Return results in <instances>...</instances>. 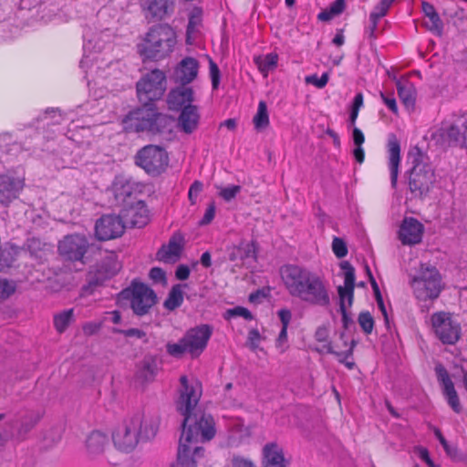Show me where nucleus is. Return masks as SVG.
<instances>
[{"label":"nucleus","instance_id":"nucleus-28","mask_svg":"<svg viewBox=\"0 0 467 467\" xmlns=\"http://www.w3.org/2000/svg\"><path fill=\"white\" fill-rule=\"evenodd\" d=\"M462 128L464 127L461 125L458 119L457 123L451 124L448 128L441 129V136L450 146L467 147V130L464 129V131H462Z\"/></svg>","mask_w":467,"mask_h":467},{"label":"nucleus","instance_id":"nucleus-61","mask_svg":"<svg viewBox=\"0 0 467 467\" xmlns=\"http://www.w3.org/2000/svg\"><path fill=\"white\" fill-rule=\"evenodd\" d=\"M215 210H216L215 203H214V202H212L208 205L203 217L201 219L200 224L201 225L209 224L213 220V218L215 216Z\"/></svg>","mask_w":467,"mask_h":467},{"label":"nucleus","instance_id":"nucleus-38","mask_svg":"<svg viewBox=\"0 0 467 467\" xmlns=\"http://www.w3.org/2000/svg\"><path fill=\"white\" fill-rule=\"evenodd\" d=\"M202 10L199 7H194L189 16L187 30H186V42L187 44H192L191 38L194 35L198 28L202 25Z\"/></svg>","mask_w":467,"mask_h":467},{"label":"nucleus","instance_id":"nucleus-40","mask_svg":"<svg viewBox=\"0 0 467 467\" xmlns=\"http://www.w3.org/2000/svg\"><path fill=\"white\" fill-rule=\"evenodd\" d=\"M134 191V183L130 180H118L114 183L115 197L119 201L125 202L130 197Z\"/></svg>","mask_w":467,"mask_h":467},{"label":"nucleus","instance_id":"nucleus-4","mask_svg":"<svg viewBox=\"0 0 467 467\" xmlns=\"http://www.w3.org/2000/svg\"><path fill=\"white\" fill-rule=\"evenodd\" d=\"M175 43V34L171 27L167 25H158L151 27L146 34L140 53L146 58L159 60L172 51Z\"/></svg>","mask_w":467,"mask_h":467},{"label":"nucleus","instance_id":"nucleus-55","mask_svg":"<svg viewBox=\"0 0 467 467\" xmlns=\"http://www.w3.org/2000/svg\"><path fill=\"white\" fill-rule=\"evenodd\" d=\"M209 69L213 88L217 89L220 83L221 72L217 64L212 59H210L209 62Z\"/></svg>","mask_w":467,"mask_h":467},{"label":"nucleus","instance_id":"nucleus-59","mask_svg":"<svg viewBox=\"0 0 467 467\" xmlns=\"http://www.w3.org/2000/svg\"><path fill=\"white\" fill-rule=\"evenodd\" d=\"M261 339L262 337L258 329L253 328L248 332L247 343L249 344L251 349H257Z\"/></svg>","mask_w":467,"mask_h":467},{"label":"nucleus","instance_id":"nucleus-34","mask_svg":"<svg viewBox=\"0 0 467 467\" xmlns=\"http://www.w3.org/2000/svg\"><path fill=\"white\" fill-rule=\"evenodd\" d=\"M152 122L153 125L149 132L153 134H164L172 131L174 119L169 115L159 112L158 109H156Z\"/></svg>","mask_w":467,"mask_h":467},{"label":"nucleus","instance_id":"nucleus-63","mask_svg":"<svg viewBox=\"0 0 467 467\" xmlns=\"http://www.w3.org/2000/svg\"><path fill=\"white\" fill-rule=\"evenodd\" d=\"M415 452L422 461H424L427 463L429 467H437L433 461L431 459L429 451L426 448L416 447Z\"/></svg>","mask_w":467,"mask_h":467},{"label":"nucleus","instance_id":"nucleus-39","mask_svg":"<svg viewBox=\"0 0 467 467\" xmlns=\"http://www.w3.org/2000/svg\"><path fill=\"white\" fill-rule=\"evenodd\" d=\"M74 321V309H67L54 316V327L58 333L66 331L67 327Z\"/></svg>","mask_w":467,"mask_h":467},{"label":"nucleus","instance_id":"nucleus-30","mask_svg":"<svg viewBox=\"0 0 467 467\" xmlns=\"http://www.w3.org/2000/svg\"><path fill=\"white\" fill-rule=\"evenodd\" d=\"M422 12L429 18L430 23H425L426 28L441 36L443 32V23L436 12L435 7L432 4L422 1L421 3Z\"/></svg>","mask_w":467,"mask_h":467},{"label":"nucleus","instance_id":"nucleus-47","mask_svg":"<svg viewBox=\"0 0 467 467\" xmlns=\"http://www.w3.org/2000/svg\"><path fill=\"white\" fill-rule=\"evenodd\" d=\"M358 321L365 334H371L374 327V318L368 311L359 313Z\"/></svg>","mask_w":467,"mask_h":467},{"label":"nucleus","instance_id":"nucleus-32","mask_svg":"<svg viewBox=\"0 0 467 467\" xmlns=\"http://www.w3.org/2000/svg\"><path fill=\"white\" fill-rule=\"evenodd\" d=\"M107 280L109 279L95 266L92 267L87 274L86 285H84L81 289L82 295H92L99 287L102 286Z\"/></svg>","mask_w":467,"mask_h":467},{"label":"nucleus","instance_id":"nucleus-9","mask_svg":"<svg viewBox=\"0 0 467 467\" xmlns=\"http://www.w3.org/2000/svg\"><path fill=\"white\" fill-rule=\"evenodd\" d=\"M121 295L130 299V307L136 316L142 317L157 303L155 292L143 283L132 282L130 287L124 289Z\"/></svg>","mask_w":467,"mask_h":467},{"label":"nucleus","instance_id":"nucleus-6","mask_svg":"<svg viewBox=\"0 0 467 467\" xmlns=\"http://www.w3.org/2000/svg\"><path fill=\"white\" fill-rule=\"evenodd\" d=\"M166 75L160 69H152L136 83L137 98L140 103H155L166 91Z\"/></svg>","mask_w":467,"mask_h":467},{"label":"nucleus","instance_id":"nucleus-15","mask_svg":"<svg viewBox=\"0 0 467 467\" xmlns=\"http://www.w3.org/2000/svg\"><path fill=\"white\" fill-rule=\"evenodd\" d=\"M177 460L171 467H197L196 461L203 456L204 449L199 440H179Z\"/></svg>","mask_w":467,"mask_h":467},{"label":"nucleus","instance_id":"nucleus-46","mask_svg":"<svg viewBox=\"0 0 467 467\" xmlns=\"http://www.w3.org/2000/svg\"><path fill=\"white\" fill-rule=\"evenodd\" d=\"M356 346V341L351 340L350 347L347 351H336L332 355L337 358V360L344 364L348 368L352 369L355 367V363L353 361H348V358L353 355V350Z\"/></svg>","mask_w":467,"mask_h":467},{"label":"nucleus","instance_id":"nucleus-33","mask_svg":"<svg viewBox=\"0 0 467 467\" xmlns=\"http://www.w3.org/2000/svg\"><path fill=\"white\" fill-rule=\"evenodd\" d=\"M398 95L408 109L413 108L416 99V88L414 85L408 80H398L396 82Z\"/></svg>","mask_w":467,"mask_h":467},{"label":"nucleus","instance_id":"nucleus-53","mask_svg":"<svg viewBox=\"0 0 467 467\" xmlns=\"http://www.w3.org/2000/svg\"><path fill=\"white\" fill-rule=\"evenodd\" d=\"M332 250L337 258H343L348 254L347 244L340 237H334L332 241Z\"/></svg>","mask_w":467,"mask_h":467},{"label":"nucleus","instance_id":"nucleus-45","mask_svg":"<svg viewBox=\"0 0 467 467\" xmlns=\"http://www.w3.org/2000/svg\"><path fill=\"white\" fill-rule=\"evenodd\" d=\"M237 251L241 260H245L251 257L256 258V244L254 241L250 243H241L240 245L237 246Z\"/></svg>","mask_w":467,"mask_h":467},{"label":"nucleus","instance_id":"nucleus-21","mask_svg":"<svg viewBox=\"0 0 467 467\" xmlns=\"http://www.w3.org/2000/svg\"><path fill=\"white\" fill-rule=\"evenodd\" d=\"M121 213L125 224L131 227H144L150 221V212L143 201H138Z\"/></svg>","mask_w":467,"mask_h":467},{"label":"nucleus","instance_id":"nucleus-44","mask_svg":"<svg viewBox=\"0 0 467 467\" xmlns=\"http://www.w3.org/2000/svg\"><path fill=\"white\" fill-rule=\"evenodd\" d=\"M85 447L89 457L100 455L105 450V442L102 440H86Z\"/></svg>","mask_w":467,"mask_h":467},{"label":"nucleus","instance_id":"nucleus-42","mask_svg":"<svg viewBox=\"0 0 467 467\" xmlns=\"http://www.w3.org/2000/svg\"><path fill=\"white\" fill-rule=\"evenodd\" d=\"M158 367L153 358H145L141 362L140 378L145 381H151L157 374Z\"/></svg>","mask_w":467,"mask_h":467},{"label":"nucleus","instance_id":"nucleus-52","mask_svg":"<svg viewBox=\"0 0 467 467\" xmlns=\"http://www.w3.org/2000/svg\"><path fill=\"white\" fill-rule=\"evenodd\" d=\"M395 0H380L369 16L380 19L385 16Z\"/></svg>","mask_w":467,"mask_h":467},{"label":"nucleus","instance_id":"nucleus-56","mask_svg":"<svg viewBox=\"0 0 467 467\" xmlns=\"http://www.w3.org/2000/svg\"><path fill=\"white\" fill-rule=\"evenodd\" d=\"M149 276L155 284L165 285L167 282L166 274L161 267H152L150 270Z\"/></svg>","mask_w":467,"mask_h":467},{"label":"nucleus","instance_id":"nucleus-23","mask_svg":"<svg viewBox=\"0 0 467 467\" xmlns=\"http://www.w3.org/2000/svg\"><path fill=\"white\" fill-rule=\"evenodd\" d=\"M23 182L9 175H0V204L8 206L18 197Z\"/></svg>","mask_w":467,"mask_h":467},{"label":"nucleus","instance_id":"nucleus-58","mask_svg":"<svg viewBox=\"0 0 467 467\" xmlns=\"http://www.w3.org/2000/svg\"><path fill=\"white\" fill-rule=\"evenodd\" d=\"M16 291V285L7 280H0V297L6 298L14 294Z\"/></svg>","mask_w":467,"mask_h":467},{"label":"nucleus","instance_id":"nucleus-60","mask_svg":"<svg viewBox=\"0 0 467 467\" xmlns=\"http://www.w3.org/2000/svg\"><path fill=\"white\" fill-rule=\"evenodd\" d=\"M202 191V183L199 181H195L190 187L188 197L192 204L196 203L199 193Z\"/></svg>","mask_w":467,"mask_h":467},{"label":"nucleus","instance_id":"nucleus-3","mask_svg":"<svg viewBox=\"0 0 467 467\" xmlns=\"http://www.w3.org/2000/svg\"><path fill=\"white\" fill-rule=\"evenodd\" d=\"M412 158L409 188L415 198L423 199L435 182L434 169L429 162V158L419 148H415Z\"/></svg>","mask_w":467,"mask_h":467},{"label":"nucleus","instance_id":"nucleus-41","mask_svg":"<svg viewBox=\"0 0 467 467\" xmlns=\"http://www.w3.org/2000/svg\"><path fill=\"white\" fill-rule=\"evenodd\" d=\"M345 0L334 1L328 8L323 10L317 15V18L320 21L327 22L330 21L334 16L343 13L345 9Z\"/></svg>","mask_w":467,"mask_h":467},{"label":"nucleus","instance_id":"nucleus-2","mask_svg":"<svg viewBox=\"0 0 467 467\" xmlns=\"http://www.w3.org/2000/svg\"><path fill=\"white\" fill-rule=\"evenodd\" d=\"M212 335L213 327L208 324L191 327L177 343L168 342L166 352L175 358H181L186 353L198 358L205 350Z\"/></svg>","mask_w":467,"mask_h":467},{"label":"nucleus","instance_id":"nucleus-36","mask_svg":"<svg viewBox=\"0 0 467 467\" xmlns=\"http://www.w3.org/2000/svg\"><path fill=\"white\" fill-rule=\"evenodd\" d=\"M24 147L22 143L13 140L10 133L0 134V150L5 155L16 157L22 152Z\"/></svg>","mask_w":467,"mask_h":467},{"label":"nucleus","instance_id":"nucleus-27","mask_svg":"<svg viewBox=\"0 0 467 467\" xmlns=\"http://www.w3.org/2000/svg\"><path fill=\"white\" fill-rule=\"evenodd\" d=\"M199 121L200 114L197 107L188 105L181 110L178 118V128L185 134H192L197 130Z\"/></svg>","mask_w":467,"mask_h":467},{"label":"nucleus","instance_id":"nucleus-35","mask_svg":"<svg viewBox=\"0 0 467 467\" xmlns=\"http://www.w3.org/2000/svg\"><path fill=\"white\" fill-rule=\"evenodd\" d=\"M254 62L258 67L259 71L267 77L270 71H273L277 67L278 55L276 53H269L265 56L254 57Z\"/></svg>","mask_w":467,"mask_h":467},{"label":"nucleus","instance_id":"nucleus-25","mask_svg":"<svg viewBox=\"0 0 467 467\" xmlns=\"http://www.w3.org/2000/svg\"><path fill=\"white\" fill-rule=\"evenodd\" d=\"M199 63L193 57H185L177 66L174 72L175 82L180 85H187L193 81L198 74Z\"/></svg>","mask_w":467,"mask_h":467},{"label":"nucleus","instance_id":"nucleus-48","mask_svg":"<svg viewBox=\"0 0 467 467\" xmlns=\"http://www.w3.org/2000/svg\"><path fill=\"white\" fill-rule=\"evenodd\" d=\"M223 317L225 319L236 317H242L246 320L254 319V316L251 311L244 306H235L234 308L227 309Z\"/></svg>","mask_w":467,"mask_h":467},{"label":"nucleus","instance_id":"nucleus-51","mask_svg":"<svg viewBox=\"0 0 467 467\" xmlns=\"http://www.w3.org/2000/svg\"><path fill=\"white\" fill-rule=\"evenodd\" d=\"M112 332L115 334H121L126 337H136L139 339H143L146 343L148 341L146 333L140 328H129V329H120V328H113Z\"/></svg>","mask_w":467,"mask_h":467},{"label":"nucleus","instance_id":"nucleus-1","mask_svg":"<svg viewBox=\"0 0 467 467\" xmlns=\"http://www.w3.org/2000/svg\"><path fill=\"white\" fill-rule=\"evenodd\" d=\"M180 383V395L175 402L177 411L183 416L180 438H214L216 428L213 417L196 409L202 396L200 386L198 383L190 384L185 375L181 376Z\"/></svg>","mask_w":467,"mask_h":467},{"label":"nucleus","instance_id":"nucleus-13","mask_svg":"<svg viewBox=\"0 0 467 467\" xmlns=\"http://www.w3.org/2000/svg\"><path fill=\"white\" fill-rule=\"evenodd\" d=\"M298 298L319 306H327L330 304L327 289L321 278L315 273L304 285Z\"/></svg>","mask_w":467,"mask_h":467},{"label":"nucleus","instance_id":"nucleus-50","mask_svg":"<svg viewBox=\"0 0 467 467\" xmlns=\"http://www.w3.org/2000/svg\"><path fill=\"white\" fill-rule=\"evenodd\" d=\"M114 447L120 452L130 453L138 445V440H112Z\"/></svg>","mask_w":467,"mask_h":467},{"label":"nucleus","instance_id":"nucleus-11","mask_svg":"<svg viewBox=\"0 0 467 467\" xmlns=\"http://www.w3.org/2000/svg\"><path fill=\"white\" fill-rule=\"evenodd\" d=\"M156 109L155 103H140V107L130 110L125 116L123 119L125 128L135 132L149 131L153 125Z\"/></svg>","mask_w":467,"mask_h":467},{"label":"nucleus","instance_id":"nucleus-57","mask_svg":"<svg viewBox=\"0 0 467 467\" xmlns=\"http://www.w3.org/2000/svg\"><path fill=\"white\" fill-rule=\"evenodd\" d=\"M328 81V74L324 73L320 78L317 75L307 76L306 78V82L308 84H313L318 88H324Z\"/></svg>","mask_w":467,"mask_h":467},{"label":"nucleus","instance_id":"nucleus-62","mask_svg":"<svg viewBox=\"0 0 467 467\" xmlns=\"http://www.w3.org/2000/svg\"><path fill=\"white\" fill-rule=\"evenodd\" d=\"M329 331L325 326L318 327L315 332V338L319 343L330 342L328 340Z\"/></svg>","mask_w":467,"mask_h":467},{"label":"nucleus","instance_id":"nucleus-20","mask_svg":"<svg viewBox=\"0 0 467 467\" xmlns=\"http://www.w3.org/2000/svg\"><path fill=\"white\" fill-rule=\"evenodd\" d=\"M388 167L390 174V183L392 189H397L398 176L400 165V143L397 136L393 133L388 137Z\"/></svg>","mask_w":467,"mask_h":467},{"label":"nucleus","instance_id":"nucleus-18","mask_svg":"<svg viewBox=\"0 0 467 467\" xmlns=\"http://www.w3.org/2000/svg\"><path fill=\"white\" fill-rule=\"evenodd\" d=\"M434 370L437 380L442 389V393L448 404L456 413H460L462 410V406L457 391L454 388V384L451 379L448 370L441 363L435 366Z\"/></svg>","mask_w":467,"mask_h":467},{"label":"nucleus","instance_id":"nucleus-54","mask_svg":"<svg viewBox=\"0 0 467 467\" xmlns=\"http://www.w3.org/2000/svg\"><path fill=\"white\" fill-rule=\"evenodd\" d=\"M241 192V186L232 185L229 187L222 188L219 195L226 202H230L234 199L236 195Z\"/></svg>","mask_w":467,"mask_h":467},{"label":"nucleus","instance_id":"nucleus-5","mask_svg":"<svg viewBox=\"0 0 467 467\" xmlns=\"http://www.w3.org/2000/svg\"><path fill=\"white\" fill-rule=\"evenodd\" d=\"M410 285L417 299L434 300L443 289L441 275L435 266L421 264L418 274L410 279Z\"/></svg>","mask_w":467,"mask_h":467},{"label":"nucleus","instance_id":"nucleus-22","mask_svg":"<svg viewBox=\"0 0 467 467\" xmlns=\"http://www.w3.org/2000/svg\"><path fill=\"white\" fill-rule=\"evenodd\" d=\"M340 267L344 270V286L337 287L339 304L346 305L347 299L348 306H351L354 300L355 269L348 261H343Z\"/></svg>","mask_w":467,"mask_h":467},{"label":"nucleus","instance_id":"nucleus-26","mask_svg":"<svg viewBox=\"0 0 467 467\" xmlns=\"http://www.w3.org/2000/svg\"><path fill=\"white\" fill-rule=\"evenodd\" d=\"M184 238L182 234H174L168 244L162 245L156 254L159 261L164 263L175 262L183 249Z\"/></svg>","mask_w":467,"mask_h":467},{"label":"nucleus","instance_id":"nucleus-8","mask_svg":"<svg viewBox=\"0 0 467 467\" xmlns=\"http://www.w3.org/2000/svg\"><path fill=\"white\" fill-rule=\"evenodd\" d=\"M135 163L148 174L156 176L165 171L169 163V157L163 148L156 145H147L135 155Z\"/></svg>","mask_w":467,"mask_h":467},{"label":"nucleus","instance_id":"nucleus-49","mask_svg":"<svg viewBox=\"0 0 467 467\" xmlns=\"http://www.w3.org/2000/svg\"><path fill=\"white\" fill-rule=\"evenodd\" d=\"M448 456L454 461H462L464 458L462 452L450 440H440Z\"/></svg>","mask_w":467,"mask_h":467},{"label":"nucleus","instance_id":"nucleus-37","mask_svg":"<svg viewBox=\"0 0 467 467\" xmlns=\"http://www.w3.org/2000/svg\"><path fill=\"white\" fill-rule=\"evenodd\" d=\"M186 284L174 285L170 290L167 298L165 299L163 306L166 309L172 311L180 307L183 302V291L182 288L186 287Z\"/></svg>","mask_w":467,"mask_h":467},{"label":"nucleus","instance_id":"nucleus-17","mask_svg":"<svg viewBox=\"0 0 467 467\" xmlns=\"http://www.w3.org/2000/svg\"><path fill=\"white\" fill-rule=\"evenodd\" d=\"M156 426L154 424H148V421H141V419L139 415H135L130 418L129 420H125L120 430L115 433H112V438L115 436H124L128 437L130 435H134L135 438H150L151 436L156 435Z\"/></svg>","mask_w":467,"mask_h":467},{"label":"nucleus","instance_id":"nucleus-14","mask_svg":"<svg viewBox=\"0 0 467 467\" xmlns=\"http://www.w3.org/2000/svg\"><path fill=\"white\" fill-rule=\"evenodd\" d=\"M125 231L123 217L115 214L101 216L95 225V234L99 240L107 241L118 238Z\"/></svg>","mask_w":467,"mask_h":467},{"label":"nucleus","instance_id":"nucleus-29","mask_svg":"<svg viewBox=\"0 0 467 467\" xmlns=\"http://www.w3.org/2000/svg\"><path fill=\"white\" fill-rule=\"evenodd\" d=\"M264 467H286L282 449L275 442L266 444L263 449Z\"/></svg>","mask_w":467,"mask_h":467},{"label":"nucleus","instance_id":"nucleus-43","mask_svg":"<svg viewBox=\"0 0 467 467\" xmlns=\"http://www.w3.org/2000/svg\"><path fill=\"white\" fill-rule=\"evenodd\" d=\"M254 128L263 130L269 125V117L266 103L261 100L258 104L257 112L253 119Z\"/></svg>","mask_w":467,"mask_h":467},{"label":"nucleus","instance_id":"nucleus-16","mask_svg":"<svg viewBox=\"0 0 467 467\" xmlns=\"http://www.w3.org/2000/svg\"><path fill=\"white\" fill-rule=\"evenodd\" d=\"M175 0H140V6L148 22H157L171 16Z\"/></svg>","mask_w":467,"mask_h":467},{"label":"nucleus","instance_id":"nucleus-19","mask_svg":"<svg viewBox=\"0 0 467 467\" xmlns=\"http://www.w3.org/2000/svg\"><path fill=\"white\" fill-rule=\"evenodd\" d=\"M424 232L423 224L413 217H405L399 230V239L402 244L412 245L420 244Z\"/></svg>","mask_w":467,"mask_h":467},{"label":"nucleus","instance_id":"nucleus-12","mask_svg":"<svg viewBox=\"0 0 467 467\" xmlns=\"http://www.w3.org/2000/svg\"><path fill=\"white\" fill-rule=\"evenodd\" d=\"M282 280L292 296L298 297L301 290L313 275L306 268L296 265H287L280 270Z\"/></svg>","mask_w":467,"mask_h":467},{"label":"nucleus","instance_id":"nucleus-64","mask_svg":"<svg viewBox=\"0 0 467 467\" xmlns=\"http://www.w3.org/2000/svg\"><path fill=\"white\" fill-rule=\"evenodd\" d=\"M233 467H256L255 464L249 459L234 456L232 460Z\"/></svg>","mask_w":467,"mask_h":467},{"label":"nucleus","instance_id":"nucleus-24","mask_svg":"<svg viewBox=\"0 0 467 467\" xmlns=\"http://www.w3.org/2000/svg\"><path fill=\"white\" fill-rule=\"evenodd\" d=\"M193 99L192 88L186 85H181L170 91L167 97V104L171 110L179 111L184 107L192 105Z\"/></svg>","mask_w":467,"mask_h":467},{"label":"nucleus","instance_id":"nucleus-31","mask_svg":"<svg viewBox=\"0 0 467 467\" xmlns=\"http://www.w3.org/2000/svg\"><path fill=\"white\" fill-rule=\"evenodd\" d=\"M95 267L109 279L121 269V264L115 253H109Z\"/></svg>","mask_w":467,"mask_h":467},{"label":"nucleus","instance_id":"nucleus-10","mask_svg":"<svg viewBox=\"0 0 467 467\" xmlns=\"http://www.w3.org/2000/svg\"><path fill=\"white\" fill-rule=\"evenodd\" d=\"M88 248V240L79 234H67L57 244L59 255L69 262H83Z\"/></svg>","mask_w":467,"mask_h":467},{"label":"nucleus","instance_id":"nucleus-7","mask_svg":"<svg viewBox=\"0 0 467 467\" xmlns=\"http://www.w3.org/2000/svg\"><path fill=\"white\" fill-rule=\"evenodd\" d=\"M433 332L444 345H455L462 336V327L451 313L440 311L431 317Z\"/></svg>","mask_w":467,"mask_h":467}]
</instances>
